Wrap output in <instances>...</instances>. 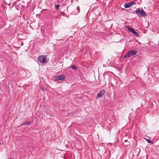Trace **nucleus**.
<instances>
[{"instance_id":"obj_18","label":"nucleus","mask_w":159,"mask_h":159,"mask_svg":"<svg viewBox=\"0 0 159 159\" xmlns=\"http://www.w3.org/2000/svg\"><path fill=\"white\" fill-rule=\"evenodd\" d=\"M124 8H122V9H121V10H124Z\"/></svg>"},{"instance_id":"obj_3","label":"nucleus","mask_w":159,"mask_h":159,"mask_svg":"<svg viewBox=\"0 0 159 159\" xmlns=\"http://www.w3.org/2000/svg\"><path fill=\"white\" fill-rule=\"evenodd\" d=\"M126 27L129 31L130 32H131L134 34L136 36L139 37L140 36L139 34L137 32H136L134 30V29L133 28H130L129 26H126Z\"/></svg>"},{"instance_id":"obj_22","label":"nucleus","mask_w":159,"mask_h":159,"mask_svg":"<svg viewBox=\"0 0 159 159\" xmlns=\"http://www.w3.org/2000/svg\"><path fill=\"white\" fill-rule=\"evenodd\" d=\"M127 144L128 145H129V143H128Z\"/></svg>"},{"instance_id":"obj_23","label":"nucleus","mask_w":159,"mask_h":159,"mask_svg":"<svg viewBox=\"0 0 159 159\" xmlns=\"http://www.w3.org/2000/svg\"><path fill=\"white\" fill-rule=\"evenodd\" d=\"M65 11H66V10Z\"/></svg>"},{"instance_id":"obj_17","label":"nucleus","mask_w":159,"mask_h":159,"mask_svg":"<svg viewBox=\"0 0 159 159\" xmlns=\"http://www.w3.org/2000/svg\"><path fill=\"white\" fill-rule=\"evenodd\" d=\"M136 150H139V151H140V149L139 148V149H137Z\"/></svg>"},{"instance_id":"obj_12","label":"nucleus","mask_w":159,"mask_h":159,"mask_svg":"<svg viewBox=\"0 0 159 159\" xmlns=\"http://www.w3.org/2000/svg\"><path fill=\"white\" fill-rule=\"evenodd\" d=\"M60 5L58 4L55 6V8L56 9H58Z\"/></svg>"},{"instance_id":"obj_4","label":"nucleus","mask_w":159,"mask_h":159,"mask_svg":"<svg viewBox=\"0 0 159 159\" xmlns=\"http://www.w3.org/2000/svg\"><path fill=\"white\" fill-rule=\"evenodd\" d=\"M136 14L139 16L145 17L146 16V12L144 11H135Z\"/></svg>"},{"instance_id":"obj_10","label":"nucleus","mask_w":159,"mask_h":159,"mask_svg":"<svg viewBox=\"0 0 159 159\" xmlns=\"http://www.w3.org/2000/svg\"><path fill=\"white\" fill-rule=\"evenodd\" d=\"M31 124V122L30 121L26 122L23 123L22 125H23L24 126H25L27 125H30Z\"/></svg>"},{"instance_id":"obj_7","label":"nucleus","mask_w":159,"mask_h":159,"mask_svg":"<svg viewBox=\"0 0 159 159\" xmlns=\"http://www.w3.org/2000/svg\"><path fill=\"white\" fill-rule=\"evenodd\" d=\"M98 6H97L96 3H94L92 5L90 6V8L89 9V10L90 9H91V10H93V9H98Z\"/></svg>"},{"instance_id":"obj_8","label":"nucleus","mask_w":159,"mask_h":159,"mask_svg":"<svg viewBox=\"0 0 159 159\" xmlns=\"http://www.w3.org/2000/svg\"><path fill=\"white\" fill-rule=\"evenodd\" d=\"M128 3L129 7H131L133 6L134 5L135 6H136V3L135 2H132Z\"/></svg>"},{"instance_id":"obj_5","label":"nucleus","mask_w":159,"mask_h":159,"mask_svg":"<svg viewBox=\"0 0 159 159\" xmlns=\"http://www.w3.org/2000/svg\"><path fill=\"white\" fill-rule=\"evenodd\" d=\"M105 91L104 90H102L99 92L97 94V97L98 98H101L103 96L105 93Z\"/></svg>"},{"instance_id":"obj_20","label":"nucleus","mask_w":159,"mask_h":159,"mask_svg":"<svg viewBox=\"0 0 159 159\" xmlns=\"http://www.w3.org/2000/svg\"><path fill=\"white\" fill-rule=\"evenodd\" d=\"M43 11H41V12L42 13Z\"/></svg>"},{"instance_id":"obj_15","label":"nucleus","mask_w":159,"mask_h":159,"mask_svg":"<svg viewBox=\"0 0 159 159\" xmlns=\"http://www.w3.org/2000/svg\"><path fill=\"white\" fill-rule=\"evenodd\" d=\"M79 9H80L79 7H77V10H79Z\"/></svg>"},{"instance_id":"obj_19","label":"nucleus","mask_w":159,"mask_h":159,"mask_svg":"<svg viewBox=\"0 0 159 159\" xmlns=\"http://www.w3.org/2000/svg\"><path fill=\"white\" fill-rule=\"evenodd\" d=\"M47 9H43V10H46Z\"/></svg>"},{"instance_id":"obj_16","label":"nucleus","mask_w":159,"mask_h":159,"mask_svg":"<svg viewBox=\"0 0 159 159\" xmlns=\"http://www.w3.org/2000/svg\"><path fill=\"white\" fill-rule=\"evenodd\" d=\"M128 140H125L124 141L125 142H127Z\"/></svg>"},{"instance_id":"obj_21","label":"nucleus","mask_w":159,"mask_h":159,"mask_svg":"<svg viewBox=\"0 0 159 159\" xmlns=\"http://www.w3.org/2000/svg\"><path fill=\"white\" fill-rule=\"evenodd\" d=\"M131 13H134V12H132Z\"/></svg>"},{"instance_id":"obj_14","label":"nucleus","mask_w":159,"mask_h":159,"mask_svg":"<svg viewBox=\"0 0 159 159\" xmlns=\"http://www.w3.org/2000/svg\"><path fill=\"white\" fill-rule=\"evenodd\" d=\"M136 10H140V8H137L136 9Z\"/></svg>"},{"instance_id":"obj_9","label":"nucleus","mask_w":159,"mask_h":159,"mask_svg":"<svg viewBox=\"0 0 159 159\" xmlns=\"http://www.w3.org/2000/svg\"><path fill=\"white\" fill-rule=\"evenodd\" d=\"M124 7L125 8H127L129 7V3L128 2L125 3L124 5Z\"/></svg>"},{"instance_id":"obj_1","label":"nucleus","mask_w":159,"mask_h":159,"mask_svg":"<svg viewBox=\"0 0 159 159\" xmlns=\"http://www.w3.org/2000/svg\"><path fill=\"white\" fill-rule=\"evenodd\" d=\"M137 52L134 50H131L127 53L124 56L125 58H128L130 56L132 55H136L137 54Z\"/></svg>"},{"instance_id":"obj_2","label":"nucleus","mask_w":159,"mask_h":159,"mask_svg":"<svg viewBox=\"0 0 159 159\" xmlns=\"http://www.w3.org/2000/svg\"><path fill=\"white\" fill-rule=\"evenodd\" d=\"M46 57L43 55H40L39 57L38 60L41 63L46 64L47 62Z\"/></svg>"},{"instance_id":"obj_11","label":"nucleus","mask_w":159,"mask_h":159,"mask_svg":"<svg viewBox=\"0 0 159 159\" xmlns=\"http://www.w3.org/2000/svg\"><path fill=\"white\" fill-rule=\"evenodd\" d=\"M71 68L73 69H75V70H77L78 69L77 67H76V66L75 65H73L72 66H71Z\"/></svg>"},{"instance_id":"obj_13","label":"nucleus","mask_w":159,"mask_h":159,"mask_svg":"<svg viewBox=\"0 0 159 159\" xmlns=\"http://www.w3.org/2000/svg\"><path fill=\"white\" fill-rule=\"evenodd\" d=\"M146 140L147 142L148 143H151L152 142L151 141V140L150 139H146Z\"/></svg>"},{"instance_id":"obj_6","label":"nucleus","mask_w":159,"mask_h":159,"mask_svg":"<svg viewBox=\"0 0 159 159\" xmlns=\"http://www.w3.org/2000/svg\"><path fill=\"white\" fill-rule=\"evenodd\" d=\"M65 78V76L63 75H61L59 76H56L54 79L55 80H63Z\"/></svg>"}]
</instances>
